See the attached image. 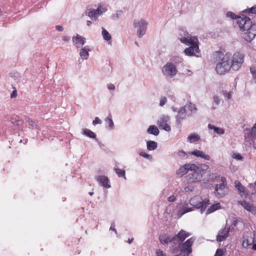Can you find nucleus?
<instances>
[{
	"label": "nucleus",
	"instance_id": "f257e3e1",
	"mask_svg": "<svg viewBox=\"0 0 256 256\" xmlns=\"http://www.w3.org/2000/svg\"><path fill=\"white\" fill-rule=\"evenodd\" d=\"M189 203L192 207H188V203L184 202L178 212V214H180V216L192 211L194 208L200 209V213L202 214L206 207L210 204V200L208 198H204L203 200L200 196H198L192 198L189 201Z\"/></svg>",
	"mask_w": 256,
	"mask_h": 256
},
{
	"label": "nucleus",
	"instance_id": "f03ea898",
	"mask_svg": "<svg viewBox=\"0 0 256 256\" xmlns=\"http://www.w3.org/2000/svg\"><path fill=\"white\" fill-rule=\"evenodd\" d=\"M237 24L241 30L246 31L244 34V38L250 42L256 36V23H252L248 17L244 16L238 18Z\"/></svg>",
	"mask_w": 256,
	"mask_h": 256
},
{
	"label": "nucleus",
	"instance_id": "7ed1b4c3",
	"mask_svg": "<svg viewBox=\"0 0 256 256\" xmlns=\"http://www.w3.org/2000/svg\"><path fill=\"white\" fill-rule=\"evenodd\" d=\"M213 56L216 58V61L218 62L216 68V70L218 74H224L232 68L230 62V52H226L224 54L222 52L216 51L214 52Z\"/></svg>",
	"mask_w": 256,
	"mask_h": 256
},
{
	"label": "nucleus",
	"instance_id": "20e7f679",
	"mask_svg": "<svg viewBox=\"0 0 256 256\" xmlns=\"http://www.w3.org/2000/svg\"><path fill=\"white\" fill-rule=\"evenodd\" d=\"M197 111L196 106L188 102L180 108L176 117V124H180L188 117L196 114Z\"/></svg>",
	"mask_w": 256,
	"mask_h": 256
},
{
	"label": "nucleus",
	"instance_id": "39448f33",
	"mask_svg": "<svg viewBox=\"0 0 256 256\" xmlns=\"http://www.w3.org/2000/svg\"><path fill=\"white\" fill-rule=\"evenodd\" d=\"M228 192V188L226 178L224 176L220 178V183L215 185L214 194L218 198H224Z\"/></svg>",
	"mask_w": 256,
	"mask_h": 256
},
{
	"label": "nucleus",
	"instance_id": "423d86ee",
	"mask_svg": "<svg viewBox=\"0 0 256 256\" xmlns=\"http://www.w3.org/2000/svg\"><path fill=\"white\" fill-rule=\"evenodd\" d=\"M244 54L240 52H236L230 56V66L234 70H238L244 62Z\"/></svg>",
	"mask_w": 256,
	"mask_h": 256
},
{
	"label": "nucleus",
	"instance_id": "0eeeda50",
	"mask_svg": "<svg viewBox=\"0 0 256 256\" xmlns=\"http://www.w3.org/2000/svg\"><path fill=\"white\" fill-rule=\"evenodd\" d=\"M195 240L194 238H190L187 240L184 243H182L180 246H178L180 248V255L185 254L184 256H188L192 253V246Z\"/></svg>",
	"mask_w": 256,
	"mask_h": 256
},
{
	"label": "nucleus",
	"instance_id": "6e6552de",
	"mask_svg": "<svg viewBox=\"0 0 256 256\" xmlns=\"http://www.w3.org/2000/svg\"><path fill=\"white\" fill-rule=\"evenodd\" d=\"M190 44L188 45V48L184 50V53L188 56H196V53H200V50L198 47V38H194L192 42H190Z\"/></svg>",
	"mask_w": 256,
	"mask_h": 256
},
{
	"label": "nucleus",
	"instance_id": "1a4fd4ad",
	"mask_svg": "<svg viewBox=\"0 0 256 256\" xmlns=\"http://www.w3.org/2000/svg\"><path fill=\"white\" fill-rule=\"evenodd\" d=\"M134 26L138 28L137 35L138 38H142L145 34L147 29L148 22L144 20H134Z\"/></svg>",
	"mask_w": 256,
	"mask_h": 256
},
{
	"label": "nucleus",
	"instance_id": "9d476101",
	"mask_svg": "<svg viewBox=\"0 0 256 256\" xmlns=\"http://www.w3.org/2000/svg\"><path fill=\"white\" fill-rule=\"evenodd\" d=\"M162 72L164 76L172 78L176 75L177 70L174 64L168 62L164 66Z\"/></svg>",
	"mask_w": 256,
	"mask_h": 256
},
{
	"label": "nucleus",
	"instance_id": "9b49d317",
	"mask_svg": "<svg viewBox=\"0 0 256 256\" xmlns=\"http://www.w3.org/2000/svg\"><path fill=\"white\" fill-rule=\"evenodd\" d=\"M254 242H256V232H247L243 236L242 246L244 248H247Z\"/></svg>",
	"mask_w": 256,
	"mask_h": 256
},
{
	"label": "nucleus",
	"instance_id": "f8f14e48",
	"mask_svg": "<svg viewBox=\"0 0 256 256\" xmlns=\"http://www.w3.org/2000/svg\"><path fill=\"white\" fill-rule=\"evenodd\" d=\"M190 234L184 230H180L178 234L173 236L174 244L180 246L190 236Z\"/></svg>",
	"mask_w": 256,
	"mask_h": 256
},
{
	"label": "nucleus",
	"instance_id": "ddd939ff",
	"mask_svg": "<svg viewBox=\"0 0 256 256\" xmlns=\"http://www.w3.org/2000/svg\"><path fill=\"white\" fill-rule=\"evenodd\" d=\"M179 36L180 41L186 45L190 44V42H192L194 38H198L196 36H191L187 32L184 30H180Z\"/></svg>",
	"mask_w": 256,
	"mask_h": 256
},
{
	"label": "nucleus",
	"instance_id": "4468645a",
	"mask_svg": "<svg viewBox=\"0 0 256 256\" xmlns=\"http://www.w3.org/2000/svg\"><path fill=\"white\" fill-rule=\"evenodd\" d=\"M170 119V117L168 116H162L157 122V124L160 128L164 130L167 132L170 131L171 130L170 126L167 124Z\"/></svg>",
	"mask_w": 256,
	"mask_h": 256
},
{
	"label": "nucleus",
	"instance_id": "2eb2a0df",
	"mask_svg": "<svg viewBox=\"0 0 256 256\" xmlns=\"http://www.w3.org/2000/svg\"><path fill=\"white\" fill-rule=\"evenodd\" d=\"M194 168H196L195 164L190 163L186 164L180 167V168L176 171V174L179 176L182 177L186 174L188 171L194 170Z\"/></svg>",
	"mask_w": 256,
	"mask_h": 256
},
{
	"label": "nucleus",
	"instance_id": "dca6fc26",
	"mask_svg": "<svg viewBox=\"0 0 256 256\" xmlns=\"http://www.w3.org/2000/svg\"><path fill=\"white\" fill-rule=\"evenodd\" d=\"M192 172V173L189 174L186 176L187 180L189 182H195L200 181L202 175L200 174V172H197L196 170H190Z\"/></svg>",
	"mask_w": 256,
	"mask_h": 256
},
{
	"label": "nucleus",
	"instance_id": "f3484780",
	"mask_svg": "<svg viewBox=\"0 0 256 256\" xmlns=\"http://www.w3.org/2000/svg\"><path fill=\"white\" fill-rule=\"evenodd\" d=\"M230 227L226 226L225 227L219 230L218 234L216 236V240L222 242L224 240L229 236Z\"/></svg>",
	"mask_w": 256,
	"mask_h": 256
},
{
	"label": "nucleus",
	"instance_id": "a211bd4d",
	"mask_svg": "<svg viewBox=\"0 0 256 256\" xmlns=\"http://www.w3.org/2000/svg\"><path fill=\"white\" fill-rule=\"evenodd\" d=\"M98 184L104 188H110V180L109 178L105 176H98L95 178Z\"/></svg>",
	"mask_w": 256,
	"mask_h": 256
},
{
	"label": "nucleus",
	"instance_id": "6ab92c4d",
	"mask_svg": "<svg viewBox=\"0 0 256 256\" xmlns=\"http://www.w3.org/2000/svg\"><path fill=\"white\" fill-rule=\"evenodd\" d=\"M72 40L74 45L78 48H82L86 43V38L78 34L76 36H73Z\"/></svg>",
	"mask_w": 256,
	"mask_h": 256
},
{
	"label": "nucleus",
	"instance_id": "aec40b11",
	"mask_svg": "<svg viewBox=\"0 0 256 256\" xmlns=\"http://www.w3.org/2000/svg\"><path fill=\"white\" fill-rule=\"evenodd\" d=\"M188 154L198 158H202L207 160H209L210 158V157L209 155L206 154L204 152L198 150H194L192 152H189Z\"/></svg>",
	"mask_w": 256,
	"mask_h": 256
},
{
	"label": "nucleus",
	"instance_id": "412c9836",
	"mask_svg": "<svg viewBox=\"0 0 256 256\" xmlns=\"http://www.w3.org/2000/svg\"><path fill=\"white\" fill-rule=\"evenodd\" d=\"M160 242L162 244H168L169 242H172L174 244L173 237L170 238L166 235H161L159 237Z\"/></svg>",
	"mask_w": 256,
	"mask_h": 256
},
{
	"label": "nucleus",
	"instance_id": "4be33fe9",
	"mask_svg": "<svg viewBox=\"0 0 256 256\" xmlns=\"http://www.w3.org/2000/svg\"><path fill=\"white\" fill-rule=\"evenodd\" d=\"M90 50L88 46H85L80 48V56L82 59L87 60L89 56L88 51Z\"/></svg>",
	"mask_w": 256,
	"mask_h": 256
},
{
	"label": "nucleus",
	"instance_id": "5701e85b",
	"mask_svg": "<svg viewBox=\"0 0 256 256\" xmlns=\"http://www.w3.org/2000/svg\"><path fill=\"white\" fill-rule=\"evenodd\" d=\"M208 168V166L206 164H196V168L194 170H196L197 172H200V174L203 175L206 173V170Z\"/></svg>",
	"mask_w": 256,
	"mask_h": 256
},
{
	"label": "nucleus",
	"instance_id": "b1692460",
	"mask_svg": "<svg viewBox=\"0 0 256 256\" xmlns=\"http://www.w3.org/2000/svg\"><path fill=\"white\" fill-rule=\"evenodd\" d=\"M147 132L149 134L154 136H158L159 134V130L158 128L154 125H151L147 130Z\"/></svg>",
	"mask_w": 256,
	"mask_h": 256
},
{
	"label": "nucleus",
	"instance_id": "393cba45",
	"mask_svg": "<svg viewBox=\"0 0 256 256\" xmlns=\"http://www.w3.org/2000/svg\"><path fill=\"white\" fill-rule=\"evenodd\" d=\"M208 128L210 130H214V131L218 134L221 135L224 133V128L215 126L210 124H208Z\"/></svg>",
	"mask_w": 256,
	"mask_h": 256
},
{
	"label": "nucleus",
	"instance_id": "a878e982",
	"mask_svg": "<svg viewBox=\"0 0 256 256\" xmlns=\"http://www.w3.org/2000/svg\"><path fill=\"white\" fill-rule=\"evenodd\" d=\"M187 139L190 143H194L198 142L200 140V136L198 134H190Z\"/></svg>",
	"mask_w": 256,
	"mask_h": 256
},
{
	"label": "nucleus",
	"instance_id": "bb28decb",
	"mask_svg": "<svg viewBox=\"0 0 256 256\" xmlns=\"http://www.w3.org/2000/svg\"><path fill=\"white\" fill-rule=\"evenodd\" d=\"M158 144L153 140H149L146 142V147L148 150H154L157 148Z\"/></svg>",
	"mask_w": 256,
	"mask_h": 256
},
{
	"label": "nucleus",
	"instance_id": "cd10ccee",
	"mask_svg": "<svg viewBox=\"0 0 256 256\" xmlns=\"http://www.w3.org/2000/svg\"><path fill=\"white\" fill-rule=\"evenodd\" d=\"M220 208V204L219 203H216L212 205L206 211V214H208L212 212H214V211L218 210Z\"/></svg>",
	"mask_w": 256,
	"mask_h": 256
},
{
	"label": "nucleus",
	"instance_id": "c85d7f7f",
	"mask_svg": "<svg viewBox=\"0 0 256 256\" xmlns=\"http://www.w3.org/2000/svg\"><path fill=\"white\" fill-rule=\"evenodd\" d=\"M241 204L242 206L247 210L249 212H252L254 210V207L253 204H250L246 201H243L242 202Z\"/></svg>",
	"mask_w": 256,
	"mask_h": 256
},
{
	"label": "nucleus",
	"instance_id": "c756f323",
	"mask_svg": "<svg viewBox=\"0 0 256 256\" xmlns=\"http://www.w3.org/2000/svg\"><path fill=\"white\" fill-rule=\"evenodd\" d=\"M82 134L86 136H87L90 138H94L96 140H98L96 138V134L92 130L88 129H83Z\"/></svg>",
	"mask_w": 256,
	"mask_h": 256
},
{
	"label": "nucleus",
	"instance_id": "7c9ffc66",
	"mask_svg": "<svg viewBox=\"0 0 256 256\" xmlns=\"http://www.w3.org/2000/svg\"><path fill=\"white\" fill-rule=\"evenodd\" d=\"M88 8L89 6L86 8V10L85 12L86 14L91 19H92L94 18H97L98 14L95 10H90Z\"/></svg>",
	"mask_w": 256,
	"mask_h": 256
},
{
	"label": "nucleus",
	"instance_id": "2f4dec72",
	"mask_svg": "<svg viewBox=\"0 0 256 256\" xmlns=\"http://www.w3.org/2000/svg\"><path fill=\"white\" fill-rule=\"evenodd\" d=\"M102 34L103 38L106 41H110L112 40V36L109 32L104 28H102Z\"/></svg>",
	"mask_w": 256,
	"mask_h": 256
},
{
	"label": "nucleus",
	"instance_id": "473e14b6",
	"mask_svg": "<svg viewBox=\"0 0 256 256\" xmlns=\"http://www.w3.org/2000/svg\"><path fill=\"white\" fill-rule=\"evenodd\" d=\"M11 123L13 124L12 126H14V128H16V126H18L22 124V121L16 117L14 119V118H12Z\"/></svg>",
	"mask_w": 256,
	"mask_h": 256
},
{
	"label": "nucleus",
	"instance_id": "72a5a7b5",
	"mask_svg": "<svg viewBox=\"0 0 256 256\" xmlns=\"http://www.w3.org/2000/svg\"><path fill=\"white\" fill-rule=\"evenodd\" d=\"M106 122L108 124L110 129H112L114 128V124L112 120V116L109 114L108 116L105 119Z\"/></svg>",
	"mask_w": 256,
	"mask_h": 256
},
{
	"label": "nucleus",
	"instance_id": "f704fd0d",
	"mask_svg": "<svg viewBox=\"0 0 256 256\" xmlns=\"http://www.w3.org/2000/svg\"><path fill=\"white\" fill-rule=\"evenodd\" d=\"M114 170L119 177H124L125 179L126 178L125 176L126 172L124 170L120 169L118 168H114Z\"/></svg>",
	"mask_w": 256,
	"mask_h": 256
},
{
	"label": "nucleus",
	"instance_id": "c9c22d12",
	"mask_svg": "<svg viewBox=\"0 0 256 256\" xmlns=\"http://www.w3.org/2000/svg\"><path fill=\"white\" fill-rule=\"evenodd\" d=\"M123 11L122 10H116V14H114L112 15L111 18L114 20H117L119 19L120 16L122 14Z\"/></svg>",
	"mask_w": 256,
	"mask_h": 256
},
{
	"label": "nucleus",
	"instance_id": "e433bc0d",
	"mask_svg": "<svg viewBox=\"0 0 256 256\" xmlns=\"http://www.w3.org/2000/svg\"><path fill=\"white\" fill-rule=\"evenodd\" d=\"M96 14L98 15L102 14L104 12H106V9L103 8L102 6H98L96 10H95Z\"/></svg>",
	"mask_w": 256,
	"mask_h": 256
},
{
	"label": "nucleus",
	"instance_id": "4c0bfd02",
	"mask_svg": "<svg viewBox=\"0 0 256 256\" xmlns=\"http://www.w3.org/2000/svg\"><path fill=\"white\" fill-rule=\"evenodd\" d=\"M236 188L238 190V191L240 192H243L244 191L245 188L241 184L240 182H238L237 183H235Z\"/></svg>",
	"mask_w": 256,
	"mask_h": 256
},
{
	"label": "nucleus",
	"instance_id": "58836bf2",
	"mask_svg": "<svg viewBox=\"0 0 256 256\" xmlns=\"http://www.w3.org/2000/svg\"><path fill=\"white\" fill-rule=\"evenodd\" d=\"M250 70L252 76V78L254 79H256V67L254 66H251L250 68Z\"/></svg>",
	"mask_w": 256,
	"mask_h": 256
},
{
	"label": "nucleus",
	"instance_id": "ea45409f",
	"mask_svg": "<svg viewBox=\"0 0 256 256\" xmlns=\"http://www.w3.org/2000/svg\"><path fill=\"white\" fill-rule=\"evenodd\" d=\"M178 155L182 158H188V154L183 150L179 151L178 153Z\"/></svg>",
	"mask_w": 256,
	"mask_h": 256
},
{
	"label": "nucleus",
	"instance_id": "a19ab883",
	"mask_svg": "<svg viewBox=\"0 0 256 256\" xmlns=\"http://www.w3.org/2000/svg\"><path fill=\"white\" fill-rule=\"evenodd\" d=\"M140 155L144 158H146L148 160H152V157L151 155L148 154L147 153L145 152H140Z\"/></svg>",
	"mask_w": 256,
	"mask_h": 256
},
{
	"label": "nucleus",
	"instance_id": "79ce46f5",
	"mask_svg": "<svg viewBox=\"0 0 256 256\" xmlns=\"http://www.w3.org/2000/svg\"><path fill=\"white\" fill-rule=\"evenodd\" d=\"M232 158L236 159L237 160H242V156H241L240 154L238 153L234 152L232 155Z\"/></svg>",
	"mask_w": 256,
	"mask_h": 256
},
{
	"label": "nucleus",
	"instance_id": "37998d69",
	"mask_svg": "<svg viewBox=\"0 0 256 256\" xmlns=\"http://www.w3.org/2000/svg\"><path fill=\"white\" fill-rule=\"evenodd\" d=\"M226 16H227V17H230V18H232V19L237 18V20H238V18H239V17H237L236 16L234 13H233L231 12H228L226 13Z\"/></svg>",
	"mask_w": 256,
	"mask_h": 256
},
{
	"label": "nucleus",
	"instance_id": "c03bdc74",
	"mask_svg": "<svg viewBox=\"0 0 256 256\" xmlns=\"http://www.w3.org/2000/svg\"><path fill=\"white\" fill-rule=\"evenodd\" d=\"M167 102V98L165 96H162L160 98V106H162Z\"/></svg>",
	"mask_w": 256,
	"mask_h": 256
},
{
	"label": "nucleus",
	"instance_id": "a18cd8bd",
	"mask_svg": "<svg viewBox=\"0 0 256 256\" xmlns=\"http://www.w3.org/2000/svg\"><path fill=\"white\" fill-rule=\"evenodd\" d=\"M246 11L251 14H256V6L248 9Z\"/></svg>",
	"mask_w": 256,
	"mask_h": 256
},
{
	"label": "nucleus",
	"instance_id": "49530a36",
	"mask_svg": "<svg viewBox=\"0 0 256 256\" xmlns=\"http://www.w3.org/2000/svg\"><path fill=\"white\" fill-rule=\"evenodd\" d=\"M26 122L28 123V124L32 127H34L36 126L35 122L34 121H32L30 118H26Z\"/></svg>",
	"mask_w": 256,
	"mask_h": 256
},
{
	"label": "nucleus",
	"instance_id": "de8ad7c7",
	"mask_svg": "<svg viewBox=\"0 0 256 256\" xmlns=\"http://www.w3.org/2000/svg\"><path fill=\"white\" fill-rule=\"evenodd\" d=\"M102 120L96 117L92 122V124L96 125V124H100Z\"/></svg>",
	"mask_w": 256,
	"mask_h": 256
},
{
	"label": "nucleus",
	"instance_id": "09e8293b",
	"mask_svg": "<svg viewBox=\"0 0 256 256\" xmlns=\"http://www.w3.org/2000/svg\"><path fill=\"white\" fill-rule=\"evenodd\" d=\"M223 251L221 249H218L214 256H222Z\"/></svg>",
	"mask_w": 256,
	"mask_h": 256
},
{
	"label": "nucleus",
	"instance_id": "8fccbe9b",
	"mask_svg": "<svg viewBox=\"0 0 256 256\" xmlns=\"http://www.w3.org/2000/svg\"><path fill=\"white\" fill-rule=\"evenodd\" d=\"M156 256H166V254H164L163 252L160 249L156 250Z\"/></svg>",
	"mask_w": 256,
	"mask_h": 256
},
{
	"label": "nucleus",
	"instance_id": "3c124183",
	"mask_svg": "<svg viewBox=\"0 0 256 256\" xmlns=\"http://www.w3.org/2000/svg\"><path fill=\"white\" fill-rule=\"evenodd\" d=\"M214 102H215L216 106H218L220 102V100L218 96H214Z\"/></svg>",
	"mask_w": 256,
	"mask_h": 256
},
{
	"label": "nucleus",
	"instance_id": "603ef678",
	"mask_svg": "<svg viewBox=\"0 0 256 256\" xmlns=\"http://www.w3.org/2000/svg\"><path fill=\"white\" fill-rule=\"evenodd\" d=\"M62 39L64 42H68L70 41V38L68 36H62Z\"/></svg>",
	"mask_w": 256,
	"mask_h": 256
},
{
	"label": "nucleus",
	"instance_id": "864d4df0",
	"mask_svg": "<svg viewBox=\"0 0 256 256\" xmlns=\"http://www.w3.org/2000/svg\"><path fill=\"white\" fill-rule=\"evenodd\" d=\"M193 187L192 186H187L184 188V190L186 192H192L193 190Z\"/></svg>",
	"mask_w": 256,
	"mask_h": 256
},
{
	"label": "nucleus",
	"instance_id": "5fc2aeb1",
	"mask_svg": "<svg viewBox=\"0 0 256 256\" xmlns=\"http://www.w3.org/2000/svg\"><path fill=\"white\" fill-rule=\"evenodd\" d=\"M168 200L170 202H173L176 200V197L174 195H172L168 198Z\"/></svg>",
	"mask_w": 256,
	"mask_h": 256
},
{
	"label": "nucleus",
	"instance_id": "6e6d98bb",
	"mask_svg": "<svg viewBox=\"0 0 256 256\" xmlns=\"http://www.w3.org/2000/svg\"><path fill=\"white\" fill-rule=\"evenodd\" d=\"M107 87L109 90H114L115 89V86L112 84H108Z\"/></svg>",
	"mask_w": 256,
	"mask_h": 256
},
{
	"label": "nucleus",
	"instance_id": "4d7b16f0",
	"mask_svg": "<svg viewBox=\"0 0 256 256\" xmlns=\"http://www.w3.org/2000/svg\"><path fill=\"white\" fill-rule=\"evenodd\" d=\"M17 96V92H16V90L15 89L12 92V93L11 94H10V97L11 98H14L16 96Z\"/></svg>",
	"mask_w": 256,
	"mask_h": 256
},
{
	"label": "nucleus",
	"instance_id": "13d9d810",
	"mask_svg": "<svg viewBox=\"0 0 256 256\" xmlns=\"http://www.w3.org/2000/svg\"><path fill=\"white\" fill-rule=\"evenodd\" d=\"M56 28L58 32H62L64 30L62 26L60 25L56 26Z\"/></svg>",
	"mask_w": 256,
	"mask_h": 256
},
{
	"label": "nucleus",
	"instance_id": "bf43d9fd",
	"mask_svg": "<svg viewBox=\"0 0 256 256\" xmlns=\"http://www.w3.org/2000/svg\"><path fill=\"white\" fill-rule=\"evenodd\" d=\"M238 221L236 220H234L232 221V225L234 226H236L238 224Z\"/></svg>",
	"mask_w": 256,
	"mask_h": 256
},
{
	"label": "nucleus",
	"instance_id": "052dcab7",
	"mask_svg": "<svg viewBox=\"0 0 256 256\" xmlns=\"http://www.w3.org/2000/svg\"><path fill=\"white\" fill-rule=\"evenodd\" d=\"M250 134L252 136L254 135V136H256V130H252V132H251Z\"/></svg>",
	"mask_w": 256,
	"mask_h": 256
},
{
	"label": "nucleus",
	"instance_id": "680f3d73",
	"mask_svg": "<svg viewBox=\"0 0 256 256\" xmlns=\"http://www.w3.org/2000/svg\"><path fill=\"white\" fill-rule=\"evenodd\" d=\"M252 249L256 250V242H254L252 244Z\"/></svg>",
	"mask_w": 256,
	"mask_h": 256
},
{
	"label": "nucleus",
	"instance_id": "e2e57ef3",
	"mask_svg": "<svg viewBox=\"0 0 256 256\" xmlns=\"http://www.w3.org/2000/svg\"><path fill=\"white\" fill-rule=\"evenodd\" d=\"M110 230H114L116 233V230L112 226H112L110 228Z\"/></svg>",
	"mask_w": 256,
	"mask_h": 256
},
{
	"label": "nucleus",
	"instance_id": "0e129e2a",
	"mask_svg": "<svg viewBox=\"0 0 256 256\" xmlns=\"http://www.w3.org/2000/svg\"><path fill=\"white\" fill-rule=\"evenodd\" d=\"M226 98L228 100H230V98H231V94L230 92H229L228 94L226 95Z\"/></svg>",
	"mask_w": 256,
	"mask_h": 256
},
{
	"label": "nucleus",
	"instance_id": "69168bd1",
	"mask_svg": "<svg viewBox=\"0 0 256 256\" xmlns=\"http://www.w3.org/2000/svg\"><path fill=\"white\" fill-rule=\"evenodd\" d=\"M92 24V22H91V21H90V20H88V21L86 22V24H87V25H88V26H90Z\"/></svg>",
	"mask_w": 256,
	"mask_h": 256
},
{
	"label": "nucleus",
	"instance_id": "338daca9",
	"mask_svg": "<svg viewBox=\"0 0 256 256\" xmlns=\"http://www.w3.org/2000/svg\"><path fill=\"white\" fill-rule=\"evenodd\" d=\"M132 241H133V238H129L128 240V242L130 244H131L132 242Z\"/></svg>",
	"mask_w": 256,
	"mask_h": 256
},
{
	"label": "nucleus",
	"instance_id": "774afa93",
	"mask_svg": "<svg viewBox=\"0 0 256 256\" xmlns=\"http://www.w3.org/2000/svg\"><path fill=\"white\" fill-rule=\"evenodd\" d=\"M256 130V123L254 124V126L252 127V130Z\"/></svg>",
	"mask_w": 256,
	"mask_h": 256
}]
</instances>
